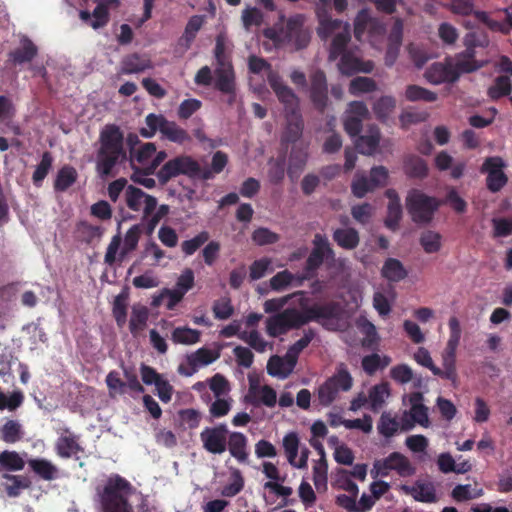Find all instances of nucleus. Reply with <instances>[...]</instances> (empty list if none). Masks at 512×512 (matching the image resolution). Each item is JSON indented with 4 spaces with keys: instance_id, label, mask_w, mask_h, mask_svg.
I'll list each match as a JSON object with an SVG mask.
<instances>
[{
    "instance_id": "1",
    "label": "nucleus",
    "mask_w": 512,
    "mask_h": 512,
    "mask_svg": "<svg viewBox=\"0 0 512 512\" xmlns=\"http://www.w3.org/2000/svg\"><path fill=\"white\" fill-rule=\"evenodd\" d=\"M127 160L124 134L116 124H106L99 133L96 171L101 178L113 175L115 166Z\"/></svg>"
},
{
    "instance_id": "2",
    "label": "nucleus",
    "mask_w": 512,
    "mask_h": 512,
    "mask_svg": "<svg viewBox=\"0 0 512 512\" xmlns=\"http://www.w3.org/2000/svg\"><path fill=\"white\" fill-rule=\"evenodd\" d=\"M263 35L271 40L276 47L293 44L299 50L307 47L310 42V33L304 28V18L299 14L290 17L280 28L264 29Z\"/></svg>"
},
{
    "instance_id": "3",
    "label": "nucleus",
    "mask_w": 512,
    "mask_h": 512,
    "mask_svg": "<svg viewBox=\"0 0 512 512\" xmlns=\"http://www.w3.org/2000/svg\"><path fill=\"white\" fill-rule=\"evenodd\" d=\"M317 34L323 41L332 37L329 46V61H335L341 55L349 51L347 47L351 41V31L350 25L347 22L338 19L323 18L319 22Z\"/></svg>"
},
{
    "instance_id": "4",
    "label": "nucleus",
    "mask_w": 512,
    "mask_h": 512,
    "mask_svg": "<svg viewBox=\"0 0 512 512\" xmlns=\"http://www.w3.org/2000/svg\"><path fill=\"white\" fill-rule=\"evenodd\" d=\"M133 487L129 481L118 474L108 478L100 495L104 512H130L128 497Z\"/></svg>"
},
{
    "instance_id": "5",
    "label": "nucleus",
    "mask_w": 512,
    "mask_h": 512,
    "mask_svg": "<svg viewBox=\"0 0 512 512\" xmlns=\"http://www.w3.org/2000/svg\"><path fill=\"white\" fill-rule=\"evenodd\" d=\"M442 201L429 196L419 189H411L405 199L406 209L411 220L417 225H427L442 205Z\"/></svg>"
},
{
    "instance_id": "6",
    "label": "nucleus",
    "mask_w": 512,
    "mask_h": 512,
    "mask_svg": "<svg viewBox=\"0 0 512 512\" xmlns=\"http://www.w3.org/2000/svg\"><path fill=\"white\" fill-rule=\"evenodd\" d=\"M353 385V378L345 364L341 363L336 372L318 388V400L321 405L329 406L340 391H349Z\"/></svg>"
},
{
    "instance_id": "7",
    "label": "nucleus",
    "mask_w": 512,
    "mask_h": 512,
    "mask_svg": "<svg viewBox=\"0 0 512 512\" xmlns=\"http://www.w3.org/2000/svg\"><path fill=\"white\" fill-rule=\"evenodd\" d=\"M390 471H395L400 477H410L415 474L416 469L404 454L392 452L383 459L375 460L370 474L373 479H377L387 477Z\"/></svg>"
},
{
    "instance_id": "8",
    "label": "nucleus",
    "mask_w": 512,
    "mask_h": 512,
    "mask_svg": "<svg viewBox=\"0 0 512 512\" xmlns=\"http://www.w3.org/2000/svg\"><path fill=\"white\" fill-rule=\"evenodd\" d=\"M199 172V163L191 156L179 155L168 160L157 171L156 176L161 185L167 184L171 179L185 175L194 179Z\"/></svg>"
},
{
    "instance_id": "9",
    "label": "nucleus",
    "mask_w": 512,
    "mask_h": 512,
    "mask_svg": "<svg viewBox=\"0 0 512 512\" xmlns=\"http://www.w3.org/2000/svg\"><path fill=\"white\" fill-rule=\"evenodd\" d=\"M306 324L301 311L287 308L266 319V332L271 337H278L293 329H299Z\"/></svg>"
},
{
    "instance_id": "10",
    "label": "nucleus",
    "mask_w": 512,
    "mask_h": 512,
    "mask_svg": "<svg viewBox=\"0 0 512 512\" xmlns=\"http://www.w3.org/2000/svg\"><path fill=\"white\" fill-rule=\"evenodd\" d=\"M506 163L499 156L487 157L482 164L481 172L486 173V186L492 193L499 192L508 182V176L503 169Z\"/></svg>"
},
{
    "instance_id": "11",
    "label": "nucleus",
    "mask_w": 512,
    "mask_h": 512,
    "mask_svg": "<svg viewBox=\"0 0 512 512\" xmlns=\"http://www.w3.org/2000/svg\"><path fill=\"white\" fill-rule=\"evenodd\" d=\"M267 80L278 100L283 104L285 115L300 112L299 98L293 90L283 82L277 72H268Z\"/></svg>"
},
{
    "instance_id": "12",
    "label": "nucleus",
    "mask_w": 512,
    "mask_h": 512,
    "mask_svg": "<svg viewBox=\"0 0 512 512\" xmlns=\"http://www.w3.org/2000/svg\"><path fill=\"white\" fill-rule=\"evenodd\" d=\"M309 98L313 107L324 113L329 105L328 83L326 74L321 69H316L310 76Z\"/></svg>"
},
{
    "instance_id": "13",
    "label": "nucleus",
    "mask_w": 512,
    "mask_h": 512,
    "mask_svg": "<svg viewBox=\"0 0 512 512\" xmlns=\"http://www.w3.org/2000/svg\"><path fill=\"white\" fill-rule=\"evenodd\" d=\"M228 429L225 424L206 427L200 433L203 448L211 454H222L227 449Z\"/></svg>"
},
{
    "instance_id": "14",
    "label": "nucleus",
    "mask_w": 512,
    "mask_h": 512,
    "mask_svg": "<svg viewBox=\"0 0 512 512\" xmlns=\"http://www.w3.org/2000/svg\"><path fill=\"white\" fill-rule=\"evenodd\" d=\"M125 202L127 207L139 212L143 209V216L148 217L155 211L158 201L156 197L146 194L143 190L133 185H128L125 190Z\"/></svg>"
},
{
    "instance_id": "15",
    "label": "nucleus",
    "mask_w": 512,
    "mask_h": 512,
    "mask_svg": "<svg viewBox=\"0 0 512 512\" xmlns=\"http://www.w3.org/2000/svg\"><path fill=\"white\" fill-rule=\"evenodd\" d=\"M214 87L223 94L229 96L228 103L231 105L236 98L235 74L232 64L217 66L214 71Z\"/></svg>"
},
{
    "instance_id": "16",
    "label": "nucleus",
    "mask_w": 512,
    "mask_h": 512,
    "mask_svg": "<svg viewBox=\"0 0 512 512\" xmlns=\"http://www.w3.org/2000/svg\"><path fill=\"white\" fill-rule=\"evenodd\" d=\"M424 77L429 83L434 85L455 83L458 81V74L452 70L451 58H447L444 63H433L426 69Z\"/></svg>"
},
{
    "instance_id": "17",
    "label": "nucleus",
    "mask_w": 512,
    "mask_h": 512,
    "mask_svg": "<svg viewBox=\"0 0 512 512\" xmlns=\"http://www.w3.org/2000/svg\"><path fill=\"white\" fill-rule=\"evenodd\" d=\"M302 308L303 312L301 313L306 320V324L311 321L320 322L321 320L336 319L340 315V306L333 301Z\"/></svg>"
},
{
    "instance_id": "18",
    "label": "nucleus",
    "mask_w": 512,
    "mask_h": 512,
    "mask_svg": "<svg viewBox=\"0 0 512 512\" xmlns=\"http://www.w3.org/2000/svg\"><path fill=\"white\" fill-rule=\"evenodd\" d=\"M20 44L19 47L11 50L7 55V63L13 66L30 63L38 54L37 46L28 37H22Z\"/></svg>"
},
{
    "instance_id": "19",
    "label": "nucleus",
    "mask_w": 512,
    "mask_h": 512,
    "mask_svg": "<svg viewBox=\"0 0 512 512\" xmlns=\"http://www.w3.org/2000/svg\"><path fill=\"white\" fill-rule=\"evenodd\" d=\"M339 58L338 69L343 75L351 76L359 72L370 73L374 68L372 61L364 62L351 51L341 55Z\"/></svg>"
},
{
    "instance_id": "20",
    "label": "nucleus",
    "mask_w": 512,
    "mask_h": 512,
    "mask_svg": "<svg viewBox=\"0 0 512 512\" xmlns=\"http://www.w3.org/2000/svg\"><path fill=\"white\" fill-rule=\"evenodd\" d=\"M385 196L388 198L389 202L387 205V216L384 224L388 229L396 231L399 228L403 215L400 197L397 191L393 188L387 189L385 191Z\"/></svg>"
},
{
    "instance_id": "21",
    "label": "nucleus",
    "mask_w": 512,
    "mask_h": 512,
    "mask_svg": "<svg viewBox=\"0 0 512 512\" xmlns=\"http://www.w3.org/2000/svg\"><path fill=\"white\" fill-rule=\"evenodd\" d=\"M220 354L217 351H212L208 348L202 347L194 353L187 356L188 365L191 370H184L182 366L179 367V372L186 376H191L199 366H205L213 363L219 358Z\"/></svg>"
},
{
    "instance_id": "22",
    "label": "nucleus",
    "mask_w": 512,
    "mask_h": 512,
    "mask_svg": "<svg viewBox=\"0 0 512 512\" xmlns=\"http://www.w3.org/2000/svg\"><path fill=\"white\" fill-rule=\"evenodd\" d=\"M286 126L284 128L281 142L282 144H290L297 142L303 133L304 122L300 112L288 113L285 115Z\"/></svg>"
},
{
    "instance_id": "23",
    "label": "nucleus",
    "mask_w": 512,
    "mask_h": 512,
    "mask_svg": "<svg viewBox=\"0 0 512 512\" xmlns=\"http://www.w3.org/2000/svg\"><path fill=\"white\" fill-rule=\"evenodd\" d=\"M401 490L418 502L434 503L437 501L435 487L430 482L416 481L413 486L402 485Z\"/></svg>"
},
{
    "instance_id": "24",
    "label": "nucleus",
    "mask_w": 512,
    "mask_h": 512,
    "mask_svg": "<svg viewBox=\"0 0 512 512\" xmlns=\"http://www.w3.org/2000/svg\"><path fill=\"white\" fill-rule=\"evenodd\" d=\"M227 448L232 457L239 463H248V439L241 432H232L229 434Z\"/></svg>"
},
{
    "instance_id": "25",
    "label": "nucleus",
    "mask_w": 512,
    "mask_h": 512,
    "mask_svg": "<svg viewBox=\"0 0 512 512\" xmlns=\"http://www.w3.org/2000/svg\"><path fill=\"white\" fill-rule=\"evenodd\" d=\"M423 394L421 392H413L409 396L410 414L414 421L420 426L427 428L430 426L428 407L423 404Z\"/></svg>"
},
{
    "instance_id": "26",
    "label": "nucleus",
    "mask_w": 512,
    "mask_h": 512,
    "mask_svg": "<svg viewBox=\"0 0 512 512\" xmlns=\"http://www.w3.org/2000/svg\"><path fill=\"white\" fill-rule=\"evenodd\" d=\"M68 435L60 436L55 444L56 453L61 458H70L79 452H83V448L78 443V437L70 433L69 429H65Z\"/></svg>"
},
{
    "instance_id": "27",
    "label": "nucleus",
    "mask_w": 512,
    "mask_h": 512,
    "mask_svg": "<svg viewBox=\"0 0 512 512\" xmlns=\"http://www.w3.org/2000/svg\"><path fill=\"white\" fill-rule=\"evenodd\" d=\"M403 170L407 177L413 179H424L428 176V165L421 157L410 154L404 158Z\"/></svg>"
},
{
    "instance_id": "28",
    "label": "nucleus",
    "mask_w": 512,
    "mask_h": 512,
    "mask_svg": "<svg viewBox=\"0 0 512 512\" xmlns=\"http://www.w3.org/2000/svg\"><path fill=\"white\" fill-rule=\"evenodd\" d=\"M333 240L346 250L355 249L360 242V236L355 228H337L333 232Z\"/></svg>"
},
{
    "instance_id": "29",
    "label": "nucleus",
    "mask_w": 512,
    "mask_h": 512,
    "mask_svg": "<svg viewBox=\"0 0 512 512\" xmlns=\"http://www.w3.org/2000/svg\"><path fill=\"white\" fill-rule=\"evenodd\" d=\"M380 142V131L377 127H371L369 134L358 136L355 146L361 154L372 155Z\"/></svg>"
},
{
    "instance_id": "30",
    "label": "nucleus",
    "mask_w": 512,
    "mask_h": 512,
    "mask_svg": "<svg viewBox=\"0 0 512 512\" xmlns=\"http://www.w3.org/2000/svg\"><path fill=\"white\" fill-rule=\"evenodd\" d=\"M78 173L73 166L65 165L57 172L54 180V190L56 192H65L77 180Z\"/></svg>"
},
{
    "instance_id": "31",
    "label": "nucleus",
    "mask_w": 512,
    "mask_h": 512,
    "mask_svg": "<svg viewBox=\"0 0 512 512\" xmlns=\"http://www.w3.org/2000/svg\"><path fill=\"white\" fill-rule=\"evenodd\" d=\"M487 64L486 61L477 59H467L460 57L457 53L452 60V70L458 74V79L462 74H469L483 68Z\"/></svg>"
},
{
    "instance_id": "32",
    "label": "nucleus",
    "mask_w": 512,
    "mask_h": 512,
    "mask_svg": "<svg viewBox=\"0 0 512 512\" xmlns=\"http://www.w3.org/2000/svg\"><path fill=\"white\" fill-rule=\"evenodd\" d=\"M305 294L306 293L304 291H296L292 294L280 298L266 300L264 303V311L266 313H279L284 308V306L289 302V300L295 297H299V304L301 307H304V305H306L308 301V299L305 297Z\"/></svg>"
},
{
    "instance_id": "33",
    "label": "nucleus",
    "mask_w": 512,
    "mask_h": 512,
    "mask_svg": "<svg viewBox=\"0 0 512 512\" xmlns=\"http://www.w3.org/2000/svg\"><path fill=\"white\" fill-rule=\"evenodd\" d=\"M150 67V60L137 53L126 56L121 63V71L127 75L143 72Z\"/></svg>"
},
{
    "instance_id": "34",
    "label": "nucleus",
    "mask_w": 512,
    "mask_h": 512,
    "mask_svg": "<svg viewBox=\"0 0 512 512\" xmlns=\"http://www.w3.org/2000/svg\"><path fill=\"white\" fill-rule=\"evenodd\" d=\"M28 464L33 472L43 480L51 481L58 477V468L47 459H31Z\"/></svg>"
},
{
    "instance_id": "35",
    "label": "nucleus",
    "mask_w": 512,
    "mask_h": 512,
    "mask_svg": "<svg viewBox=\"0 0 512 512\" xmlns=\"http://www.w3.org/2000/svg\"><path fill=\"white\" fill-rule=\"evenodd\" d=\"M149 318V310L146 306H133L129 321V330L136 337L142 332Z\"/></svg>"
},
{
    "instance_id": "36",
    "label": "nucleus",
    "mask_w": 512,
    "mask_h": 512,
    "mask_svg": "<svg viewBox=\"0 0 512 512\" xmlns=\"http://www.w3.org/2000/svg\"><path fill=\"white\" fill-rule=\"evenodd\" d=\"M382 276L391 282H399L407 277V271L401 261L388 258L381 270Z\"/></svg>"
},
{
    "instance_id": "37",
    "label": "nucleus",
    "mask_w": 512,
    "mask_h": 512,
    "mask_svg": "<svg viewBox=\"0 0 512 512\" xmlns=\"http://www.w3.org/2000/svg\"><path fill=\"white\" fill-rule=\"evenodd\" d=\"M162 135L171 142L185 144L191 141L189 133L173 121L164 122Z\"/></svg>"
},
{
    "instance_id": "38",
    "label": "nucleus",
    "mask_w": 512,
    "mask_h": 512,
    "mask_svg": "<svg viewBox=\"0 0 512 512\" xmlns=\"http://www.w3.org/2000/svg\"><path fill=\"white\" fill-rule=\"evenodd\" d=\"M201 333L190 327H176L171 333V340L175 344L193 345L200 341Z\"/></svg>"
},
{
    "instance_id": "39",
    "label": "nucleus",
    "mask_w": 512,
    "mask_h": 512,
    "mask_svg": "<svg viewBox=\"0 0 512 512\" xmlns=\"http://www.w3.org/2000/svg\"><path fill=\"white\" fill-rule=\"evenodd\" d=\"M3 478L7 480L4 486L7 495L10 497L19 496L21 490L27 489L31 485V481L26 476L5 473Z\"/></svg>"
},
{
    "instance_id": "40",
    "label": "nucleus",
    "mask_w": 512,
    "mask_h": 512,
    "mask_svg": "<svg viewBox=\"0 0 512 512\" xmlns=\"http://www.w3.org/2000/svg\"><path fill=\"white\" fill-rule=\"evenodd\" d=\"M391 358L387 355L380 356L377 353L366 355L362 358V368L368 375H374L378 370L386 368L391 363Z\"/></svg>"
},
{
    "instance_id": "41",
    "label": "nucleus",
    "mask_w": 512,
    "mask_h": 512,
    "mask_svg": "<svg viewBox=\"0 0 512 512\" xmlns=\"http://www.w3.org/2000/svg\"><path fill=\"white\" fill-rule=\"evenodd\" d=\"M22 438V426L16 420H7L0 428V439L5 443L13 444Z\"/></svg>"
},
{
    "instance_id": "42",
    "label": "nucleus",
    "mask_w": 512,
    "mask_h": 512,
    "mask_svg": "<svg viewBox=\"0 0 512 512\" xmlns=\"http://www.w3.org/2000/svg\"><path fill=\"white\" fill-rule=\"evenodd\" d=\"M307 162V153L303 149L293 148L289 157L287 169L288 176L291 179L297 178L304 169Z\"/></svg>"
},
{
    "instance_id": "43",
    "label": "nucleus",
    "mask_w": 512,
    "mask_h": 512,
    "mask_svg": "<svg viewBox=\"0 0 512 512\" xmlns=\"http://www.w3.org/2000/svg\"><path fill=\"white\" fill-rule=\"evenodd\" d=\"M443 369L440 368L439 374H434L442 379L450 380L452 383H456L458 379L456 371V353L444 351L442 356Z\"/></svg>"
},
{
    "instance_id": "44",
    "label": "nucleus",
    "mask_w": 512,
    "mask_h": 512,
    "mask_svg": "<svg viewBox=\"0 0 512 512\" xmlns=\"http://www.w3.org/2000/svg\"><path fill=\"white\" fill-rule=\"evenodd\" d=\"M390 395L388 383H380L373 386L369 391V402L372 411L378 412L385 403V399Z\"/></svg>"
},
{
    "instance_id": "45",
    "label": "nucleus",
    "mask_w": 512,
    "mask_h": 512,
    "mask_svg": "<svg viewBox=\"0 0 512 512\" xmlns=\"http://www.w3.org/2000/svg\"><path fill=\"white\" fill-rule=\"evenodd\" d=\"M25 461L16 451L5 450L0 452V467L6 471H20L24 468Z\"/></svg>"
},
{
    "instance_id": "46",
    "label": "nucleus",
    "mask_w": 512,
    "mask_h": 512,
    "mask_svg": "<svg viewBox=\"0 0 512 512\" xmlns=\"http://www.w3.org/2000/svg\"><path fill=\"white\" fill-rule=\"evenodd\" d=\"M396 107V100L392 96H382L373 104V112L380 121H386Z\"/></svg>"
},
{
    "instance_id": "47",
    "label": "nucleus",
    "mask_w": 512,
    "mask_h": 512,
    "mask_svg": "<svg viewBox=\"0 0 512 512\" xmlns=\"http://www.w3.org/2000/svg\"><path fill=\"white\" fill-rule=\"evenodd\" d=\"M512 84L509 76H498L494 80V84L491 85L487 90V95L492 100H498L511 93Z\"/></svg>"
},
{
    "instance_id": "48",
    "label": "nucleus",
    "mask_w": 512,
    "mask_h": 512,
    "mask_svg": "<svg viewBox=\"0 0 512 512\" xmlns=\"http://www.w3.org/2000/svg\"><path fill=\"white\" fill-rule=\"evenodd\" d=\"M405 97L408 101L434 102L437 100V94L418 85H408L405 91Z\"/></svg>"
},
{
    "instance_id": "49",
    "label": "nucleus",
    "mask_w": 512,
    "mask_h": 512,
    "mask_svg": "<svg viewBox=\"0 0 512 512\" xmlns=\"http://www.w3.org/2000/svg\"><path fill=\"white\" fill-rule=\"evenodd\" d=\"M166 121L167 119L162 115H156L154 113L148 114L145 118L146 127H142L139 130L140 135L145 138H151L158 130L162 133V127Z\"/></svg>"
},
{
    "instance_id": "50",
    "label": "nucleus",
    "mask_w": 512,
    "mask_h": 512,
    "mask_svg": "<svg viewBox=\"0 0 512 512\" xmlns=\"http://www.w3.org/2000/svg\"><path fill=\"white\" fill-rule=\"evenodd\" d=\"M155 153L156 145L154 143H144L136 152L131 151V162L133 164L136 161L144 169L151 162Z\"/></svg>"
},
{
    "instance_id": "51",
    "label": "nucleus",
    "mask_w": 512,
    "mask_h": 512,
    "mask_svg": "<svg viewBox=\"0 0 512 512\" xmlns=\"http://www.w3.org/2000/svg\"><path fill=\"white\" fill-rule=\"evenodd\" d=\"M441 235L432 230L424 231L419 239L420 245L426 253H436L441 249Z\"/></svg>"
},
{
    "instance_id": "52",
    "label": "nucleus",
    "mask_w": 512,
    "mask_h": 512,
    "mask_svg": "<svg viewBox=\"0 0 512 512\" xmlns=\"http://www.w3.org/2000/svg\"><path fill=\"white\" fill-rule=\"evenodd\" d=\"M285 155L278 156L275 160L269 161L268 178L272 184H279L285 177Z\"/></svg>"
},
{
    "instance_id": "53",
    "label": "nucleus",
    "mask_w": 512,
    "mask_h": 512,
    "mask_svg": "<svg viewBox=\"0 0 512 512\" xmlns=\"http://www.w3.org/2000/svg\"><path fill=\"white\" fill-rule=\"evenodd\" d=\"M313 251H317L318 254L326 258V261L333 262L335 260V252L332 249L327 237L322 234H315L313 241Z\"/></svg>"
},
{
    "instance_id": "54",
    "label": "nucleus",
    "mask_w": 512,
    "mask_h": 512,
    "mask_svg": "<svg viewBox=\"0 0 512 512\" xmlns=\"http://www.w3.org/2000/svg\"><path fill=\"white\" fill-rule=\"evenodd\" d=\"M374 189L372 183L364 174H360L359 172L355 174L351 183V191L356 198H363L368 192Z\"/></svg>"
},
{
    "instance_id": "55",
    "label": "nucleus",
    "mask_w": 512,
    "mask_h": 512,
    "mask_svg": "<svg viewBox=\"0 0 512 512\" xmlns=\"http://www.w3.org/2000/svg\"><path fill=\"white\" fill-rule=\"evenodd\" d=\"M378 431L386 438L394 436L399 430V422L389 413L384 412L378 422Z\"/></svg>"
},
{
    "instance_id": "56",
    "label": "nucleus",
    "mask_w": 512,
    "mask_h": 512,
    "mask_svg": "<svg viewBox=\"0 0 512 512\" xmlns=\"http://www.w3.org/2000/svg\"><path fill=\"white\" fill-rule=\"evenodd\" d=\"M267 372L269 375L276 376L281 379L287 378L292 373L286 366L284 359L278 355H273L268 360Z\"/></svg>"
},
{
    "instance_id": "57",
    "label": "nucleus",
    "mask_w": 512,
    "mask_h": 512,
    "mask_svg": "<svg viewBox=\"0 0 512 512\" xmlns=\"http://www.w3.org/2000/svg\"><path fill=\"white\" fill-rule=\"evenodd\" d=\"M209 237L210 235L207 231H202L192 239L183 241L181 243L182 252L186 256L193 255L202 245H204L209 240Z\"/></svg>"
},
{
    "instance_id": "58",
    "label": "nucleus",
    "mask_w": 512,
    "mask_h": 512,
    "mask_svg": "<svg viewBox=\"0 0 512 512\" xmlns=\"http://www.w3.org/2000/svg\"><path fill=\"white\" fill-rule=\"evenodd\" d=\"M53 158L50 152L46 151L42 154L40 163L36 166L32 180L35 185H39L47 176L51 169Z\"/></svg>"
},
{
    "instance_id": "59",
    "label": "nucleus",
    "mask_w": 512,
    "mask_h": 512,
    "mask_svg": "<svg viewBox=\"0 0 512 512\" xmlns=\"http://www.w3.org/2000/svg\"><path fill=\"white\" fill-rule=\"evenodd\" d=\"M377 88L376 82L369 77H356L350 82L349 91L353 95L369 93Z\"/></svg>"
},
{
    "instance_id": "60",
    "label": "nucleus",
    "mask_w": 512,
    "mask_h": 512,
    "mask_svg": "<svg viewBox=\"0 0 512 512\" xmlns=\"http://www.w3.org/2000/svg\"><path fill=\"white\" fill-rule=\"evenodd\" d=\"M295 278V275L292 274L289 270H283L276 273L270 279V287L273 291L281 292L285 290L287 287L291 286Z\"/></svg>"
},
{
    "instance_id": "61",
    "label": "nucleus",
    "mask_w": 512,
    "mask_h": 512,
    "mask_svg": "<svg viewBox=\"0 0 512 512\" xmlns=\"http://www.w3.org/2000/svg\"><path fill=\"white\" fill-rule=\"evenodd\" d=\"M448 325L450 334L445 351L456 353L461 338L460 322L456 317H451L449 319Z\"/></svg>"
},
{
    "instance_id": "62",
    "label": "nucleus",
    "mask_w": 512,
    "mask_h": 512,
    "mask_svg": "<svg viewBox=\"0 0 512 512\" xmlns=\"http://www.w3.org/2000/svg\"><path fill=\"white\" fill-rule=\"evenodd\" d=\"M283 447L291 465H296L299 450V439L296 433H289L283 438Z\"/></svg>"
},
{
    "instance_id": "63",
    "label": "nucleus",
    "mask_w": 512,
    "mask_h": 512,
    "mask_svg": "<svg viewBox=\"0 0 512 512\" xmlns=\"http://www.w3.org/2000/svg\"><path fill=\"white\" fill-rule=\"evenodd\" d=\"M23 401L24 395L21 391H14L10 395L0 392V410L14 411L22 405Z\"/></svg>"
},
{
    "instance_id": "64",
    "label": "nucleus",
    "mask_w": 512,
    "mask_h": 512,
    "mask_svg": "<svg viewBox=\"0 0 512 512\" xmlns=\"http://www.w3.org/2000/svg\"><path fill=\"white\" fill-rule=\"evenodd\" d=\"M214 317L218 320H226L234 313V308L229 298H221L213 303Z\"/></svg>"
}]
</instances>
